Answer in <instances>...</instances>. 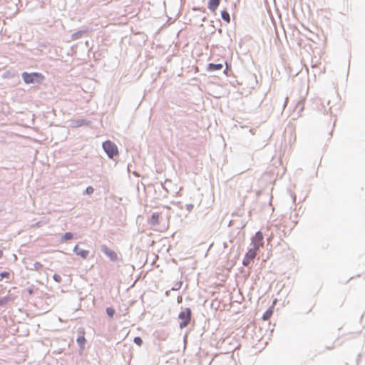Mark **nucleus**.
<instances>
[{
  "instance_id": "nucleus-8",
  "label": "nucleus",
  "mask_w": 365,
  "mask_h": 365,
  "mask_svg": "<svg viewBox=\"0 0 365 365\" xmlns=\"http://www.w3.org/2000/svg\"><path fill=\"white\" fill-rule=\"evenodd\" d=\"M73 250H74V252H76V254L78 256H80L83 259H86L88 257V254H89V251L88 250H81V249H79L78 245L75 246Z\"/></svg>"
},
{
  "instance_id": "nucleus-22",
  "label": "nucleus",
  "mask_w": 365,
  "mask_h": 365,
  "mask_svg": "<svg viewBox=\"0 0 365 365\" xmlns=\"http://www.w3.org/2000/svg\"><path fill=\"white\" fill-rule=\"evenodd\" d=\"M227 67L223 71L224 73H227Z\"/></svg>"
},
{
  "instance_id": "nucleus-14",
  "label": "nucleus",
  "mask_w": 365,
  "mask_h": 365,
  "mask_svg": "<svg viewBox=\"0 0 365 365\" xmlns=\"http://www.w3.org/2000/svg\"><path fill=\"white\" fill-rule=\"evenodd\" d=\"M272 310L271 309H269L267 310L264 314H263V319L264 320H267L270 318V317L272 316Z\"/></svg>"
},
{
  "instance_id": "nucleus-13",
  "label": "nucleus",
  "mask_w": 365,
  "mask_h": 365,
  "mask_svg": "<svg viewBox=\"0 0 365 365\" xmlns=\"http://www.w3.org/2000/svg\"><path fill=\"white\" fill-rule=\"evenodd\" d=\"M150 222L153 225H158L159 222V214L153 213L150 219Z\"/></svg>"
},
{
  "instance_id": "nucleus-4",
  "label": "nucleus",
  "mask_w": 365,
  "mask_h": 365,
  "mask_svg": "<svg viewBox=\"0 0 365 365\" xmlns=\"http://www.w3.org/2000/svg\"><path fill=\"white\" fill-rule=\"evenodd\" d=\"M259 250L252 247L245 254L242 264L244 266H248L251 262L257 256V252Z\"/></svg>"
},
{
  "instance_id": "nucleus-11",
  "label": "nucleus",
  "mask_w": 365,
  "mask_h": 365,
  "mask_svg": "<svg viewBox=\"0 0 365 365\" xmlns=\"http://www.w3.org/2000/svg\"><path fill=\"white\" fill-rule=\"evenodd\" d=\"M220 0H209L207 8L212 12L215 11L219 6Z\"/></svg>"
},
{
  "instance_id": "nucleus-23",
  "label": "nucleus",
  "mask_w": 365,
  "mask_h": 365,
  "mask_svg": "<svg viewBox=\"0 0 365 365\" xmlns=\"http://www.w3.org/2000/svg\"><path fill=\"white\" fill-rule=\"evenodd\" d=\"M2 255H3V253L1 251H0V257H2Z\"/></svg>"
},
{
  "instance_id": "nucleus-12",
  "label": "nucleus",
  "mask_w": 365,
  "mask_h": 365,
  "mask_svg": "<svg viewBox=\"0 0 365 365\" xmlns=\"http://www.w3.org/2000/svg\"><path fill=\"white\" fill-rule=\"evenodd\" d=\"M221 17L222 19L227 23L230 22V15L229 12L225 9L221 12Z\"/></svg>"
},
{
  "instance_id": "nucleus-1",
  "label": "nucleus",
  "mask_w": 365,
  "mask_h": 365,
  "mask_svg": "<svg viewBox=\"0 0 365 365\" xmlns=\"http://www.w3.org/2000/svg\"><path fill=\"white\" fill-rule=\"evenodd\" d=\"M21 77L26 84L38 85L41 84L45 80V76L38 72L28 73L24 71L21 73Z\"/></svg>"
},
{
  "instance_id": "nucleus-21",
  "label": "nucleus",
  "mask_w": 365,
  "mask_h": 365,
  "mask_svg": "<svg viewBox=\"0 0 365 365\" xmlns=\"http://www.w3.org/2000/svg\"><path fill=\"white\" fill-rule=\"evenodd\" d=\"M36 266H37V267H41L42 265H41V263H39V262H36Z\"/></svg>"
},
{
  "instance_id": "nucleus-10",
  "label": "nucleus",
  "mask_w": 365,
  "mask_h": 365,
  "mask_svg": "<svg viewBox=\"0 0 365 365\" xmlns=\"http://www.w3.org/2000/svg\"><path fill=\"white\" fill-rule=\"evenodd\" d=\"M88 31L87 29L80 30L76 32H74L72 34L71 38L73 41L78 40L81 38H82L84 35L88 34Z\"/></svg>"
},
{
  "instance_id": "nucleus-6",
  "label": "nucleus",
  "mask_w": 365,
  "mask_h": 365,
  "mask_svg": "<svg viewBox=\"0 0 365 365\" xmlns=\"http://www.w3.org/2000/svg\"><path fill=\"white\" fill-rule=\"evenodd\" d=\"M101 250L111 261H116L118 259L117 253L114 250L109 249L106 245L101 246Z\"/></svg>"
},
{
  "instance_id": "nucleus-7",
  "label": "nucleus",
  "mask_w": 365,
  "mask_h": 365,
  "mask_svg": "<svg viewBox=\"0 0 365 365\" xmlns=\"http://www.w3.org/2000/svg\"><path fill=\"white\" fill-rule=\"evenodd\" d=\"M223 68L222 63H210L207 66V71L210 73H215L218 71H221Z\"/></svg>"
},
{
  "instance_id": "nucleus-18",
  "label": "nucleus",
  "mask_w": 365,
  "mask_h": 365,
  "mask_svg": "<svg viewBox=\"0 0 365 365\" xmlns=\"http://www.w3.org/2000/svg\"><path fill=\"white\" fill-rule=\"evenodd\" d=\"M94 191V189L93 187L91 186H89L88 187L86 190H85V193H86L87 195H91Z\"/></svg>"
},
{
  "instance_id": "nucleus-15",
  "label": "nucleus",
  "mask_w": 365,
  "mask_h": 365,
  "mask_svg": "<svg viewBox=\"0 0 365 365\" xmlns=\"http://www.w3.org/2000/svg\"><path fill=\"white\" fill-rule=\"evenodd\" d=\"M106 313L110 317H113L115 314V310L112 307H108L106 309Z\"/></svg>"
},
{
  "instance_id": "nucleus-17",
  "label": "nucleus",
  "mask_w": 365,
  "mask_h": 365,
  "mask_svg": "<svg viewBox=\"0 0 365 365\" xmlns=\"http://www.w3.org/2000/svg\"><path fill=\"white\" fill-rule=\"evenodd\" d=\"M134 342L138 345V346H141L142 344H143V340L139 336H136L134 338Z\"/></svg>"
},
{
  "instance_id": "nucleus-16",
  "label": "nucleus",
  "mask_w": 365,
  "mask_h": 365,
  "mask_svg": "<svg viewBox=\"0 0 365 365\" xmlns=\"http://www.w3.org/2000/svg\"><path fill=\"white\" fill-rule=\"evenodd\" d=\"M73 238V234L71 233V232H66L63 237V239L64 240H71Z\"/></svg>"
},
{
  "instance_id": "nucleus-9",
  "label": "nucleus",
  "mask_w": 365,
  "mask_h": 365,
  "mask_svg": "<svg viewBox=\"0 0 365 365\" xmlns=\"http://www.w3.org/2000/svg\"><path fill=\"white\" fill-rule=\"evenodd\" d=\"M84 335H85V331H84V330H82L81 331V335L78 336L77 339H76V341H77L78 344L79 345V346L81 347V349H84L85 344L86 342V339Z\"/></svg>"
},
{
  "instance_id": "nucleus-5",
  "label": "nucleus",
  "mask_w": 365,
  "mask_h": 365,
  "mask_svg": "<svg viewBox=\"0 0 365 365\" xmlns=\"http://www.w3.org/2000/svg\"><path fill=\"white\" fill-rule=\"evenodd\" d=\"M263 239L264 236L262 232L259 231L256 232L255 235L252 238V247L257 250H259L260 247H262L264 245Z\"/></svg>"
},
{
  "instance_id": "nucleus-2",
  "label": "nucleus",
  "mask_w": 365,
  "mask_h": 365,
  "mask_svg": "<svg viewBox=\"0 0 365 365\" xmlns=\"http://www.w3.org/2000/svg\"><path fill=\"white\" fill-rule=\"evenodd\" d=\"M191 309L190 308H185L178 315V318L180 320V327L183 329L186 327L191 320Z\"/></svg>"
},
{
  "instance_id": "nucleus-20",
  "label": "nucleus",
  "mask_w": 365,
  "mask_h": 365,
  "mask_svg": "<svg viewBox=\"0 0 365 365\" xmlns=\"http://www.w3.org/2000/svg\"><path fill=\"white\" fill-rule=\"evenodd\" d=\"M10 274L8 272H3L0 274L1 278H8Z\"/></svg>"
},
{
  "instance_id": "nucleus-19",
  "label": "nucleus",
  "mask_w": 365,
  "mask_h": 365,
  "mask_svg": "<svg viewBox=\"0 0 365 365\" xmlns=\"http://www.w3.org/2000/svg\"><path fill=\"white\" fill-rule=\"evenodd\" d=\"M53 279L57 282H60L61 281V277L60 275L57 274H55L53 276Z\"/></svg>"
},
{
  "instance_id": "nucleus-3",
  "label": "nucleus",
  "mask_w": 365,
  "mask_h": 365,
  "mask_svg": "<svg viewBox=\"0 0 365 365\" xmlns=\"http://www.w3.org/2000/svg\"><path fill=\"white\" fill-rule=\"evenodd\" d=\"M103 148L110 158L118 155V150L116 145L110 140H106L103 143Z\"/></svg>"
}]
</instances>
